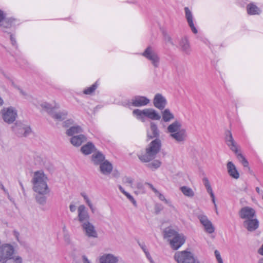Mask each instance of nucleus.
<instances>
[{
	"label": "nucleus",
	"mask_w": 263,
	"mask_h": 263,
	"mask_svg": "<svg viewBox=\"0 0 263 263\" xmlns=\"http://www.w3.org/2000/svg\"><path fill=\"white\" fill-rule=\"evenodd\" d=\"M98 87V84L96 82L93 84H92L91 86L87 87L85 88L83 90V93L85 95H91L93 93V92L95 91V90Z\"/></svg>",
	"instance_id": "nucleus-34"
},
{
	"label": "nucleus",
	"mask_w": 263,
	"mask_h": 263,
	"mask_svg": "<svg viewBox=\"0 0 263 263\" xmlns=\"http://www.w3.org/2000/svg\"><path fill=\"white\" fill-rule=\"evenodd\" d=\"M46 195H40L38 194L35 196V200L36 202L42 205H44L46 203L47 200V197Z\"/></svg>",
	"instance_id": "nucleus-36"
},
{
	"label": "nucleus",
	"mask_w": 263,
	"mask_h": 263,
	"mask_svg": "<svg viewBox=\"0 0 263 263\" xmlns=\"http://www.w3.org/2000/svg\"><path fill=\"white\" fill-rule=\"evenodd\" d=\"M255 190H256V191L258 194H261V195H263V192H262V191H260V190L259 187H256V189H255Z\"/></svg>",
	"instance_id": "nucleus-64"
},
{
	"label": "nucleus",
	"mask_w": 263,
	"mask_h": 263,
	"mask_svg": "<svg viewBox=\"0 0 263 263\" xmlns=\"http://www.w3.org/2000/svg\"><path fill=\"white\" fill-rule=\"evenodd\" d=\"M146 184L154 191L155 193H158V191L155 189L152 184L146 183Z\"/></svg>",
	"instance_id": "nucleus-54"
},
{
	"label": "nucleus",
	"mask_w": 263,
	"mask_h": 263,
	"mask_svg": "<svg viewBox=\"0 0 263 263\" xmlns=\"http://www.w3.org/2000/svg\"><path fill=\"white\" fill-rule=\"evenodd\" d=\"M197 217L200 223L204 227V230L207 233L211 234L214 232L215 228L211 221L209 220L206 216L200 214L198 215Z\"/></svg>",
	"instance_id": "nucleus-13"
},
{
	"label": "nucleus",
	"mask_w": 263,
	"mask_h": 263,
	"mask_svg": "<svg viewBox=\"0 0 263 263\" xmlns=\"http://www.w3.org/2000/svg\"><path fill=\"white\" fill-rule=\"evenodd\" d=\"M42 106L43 107V108H45L47 109H52V107L51 106V105L48 103H44L42 104Z\"/></svg>",
	"instance_id": "nucleus-52"
},
{
	"label": "nucleus",
	"mask_w": 263,
	"mask_h": 263,
	"mask_svg": "<svg viewBox=\"0 0 263 263\" xmlns=\"http://www.w3.org/2000/svg\"><path fill=\"white\" fill-rule=\"evenodd\" d=\"M118 258L111 254H106L100 258V263H116Z\"/></svg>",
	"instance_id": "nucleus-24"
},
{
	"label": "nucleus",
	"mask_w": 263,
	"mask_h": 263,
	"mask_svg": "<svg viewBox=\"0 0 263 263\" xmlns=\"http://www.w3.org/2000/svg\"><path fill=\"white\" fill-rule=\"evenodd\" d=\"M81 195L84 198L87 204H88L89 202H91L90 200L89 199L88 196L85 193H82Z\"/></svg>",
	"instance_id": "nucleus-53"
},
{
	"label": "nucleus",
	"mask_w": 263,
	"mask_h": 263,
	"mask_svg": "<svg viewBox=\"0 0 263 263\" xmlns=\"http://www.w3.org/2000/svg\"><path fill=\"white\" fill-rule=\"evenodd\" d=\"M10 41L11 42V44L13 46H14L15 48H17V46L16 40H15V37L13 36L12 34L10 35Z\"/></svg>",
	"instance_id": "nucleus-48"
},
{
	"label": "nucleus",
	"mask_w": 263,
	"mask_h": 263,
	"mask_svg": "<svg viewBox=\"0 0 263 263\" xmlns=\"http://www.w3.org/2000/svg\"><path fill=\"white\" fill-rule=\"evenodd\" d=\"M212 202L214 204L216 212V213H218L217 210V205H216V202H215V198L212 199Z\"/></svg>",
	"instance_id": "nucleus-63"
},
{
	"label": "nucleus",
	"mask_w": 263,
	"mask_h": 263,
	"mask_svg": "<svg viewBox=\"0 0 263 263\" xmlns=\"http://www.w3.org/2000/svg\"><path fill=\"white\" fill-rule=\"evenodd\" d=\"M247 12L250 15L259 14L260 13L259 9L253 4H250L247 6Z\"/></svg>",
	"instance_id": "nucleus-32"
},
{
	"label": "nucleus",
	"mask_w": 263,
	"mask_h": 263,
	"mask_svg": "<svg viewBox=\"0 0 263 263\" xmlns=\"http://www.w3.org/2000/svg\"><path fill=\"white\" fill-rule=\"evenodd\" d=\"M1 73L7 79H10V77L8 74H7L6 72H5L3 70L1 71Z\"/></svg>",
	"instance_id": "nucleus-61"
},
{
	"label": "nucleus",
	"mask_w": 263,
	"mask_h": 263,
	"mask_svg": "<svg viewBox=\"0 0 263 263\" xmlns=\"http://www.w3.org/2000/svg\"><path fill=\"white\" fill-rule=\"evenodd\" d=\"M226 142L227 145L230 147L231 151L234 152L235 154L238 153V145L234 140L232 134L230 131L228 130L226 133Z\"/></svg>",
	"instance_id": "nucleus-16"
},
{
	"label": "nucleus",
	"mask_w": 263,
	"mask_h": 263,
	"mask_svg": "<svg viewBox=\"0 0 263 263\" xmlns=\"http://www.w3.org/2000/svg\"><path fill=\"white\" fill-rule=\"evenodd\" d=\"M182 193L186 196L193 197L194 196V192L192 189L186 186H183L180 187Z\"/></svg>",
	"instance_id": "nucleus-33"
},
{
	"label": "nucleus",
	"mask_w": 263,
	"mask_h": 263,
	"mask_svg": "<svg viewBox=\"0 0 263 263\" xmlns=\"http://www.w3.org/2000/svg\"><path fill=\"white\" fill-rule=\"evenodd\" d=\"M161 164V162L160 161L156 160L151 163H148L147 165V166L152 170H155L159 168Z\"/></svg>",
	"instance_id": "nucleus-37"
},
{
	"label": "nucleus",
	"mask_w": 263,
	"mask_h": 263,
	"mask_svg": "<svg viewBox=\"0 0 263 263\" xmlns=\"http://www.w3.org/2000/svg\"><path fill=\"white\" fill-rule=\"evenodd\" d=\"M0 187L4 192V193L7 195L8 198L10 199V195L9 194L8 191L7 190H6L5 189V187H4V186L3 185V184L0 183Z\"/></svg>",
	"instance_id": "nucleus-49"
},
{
	"label": "nucleus",
	"mask_w": 263,
	"mask_h": 263,
	"mask_svg": "<svg viewBox=\"0 0 263 263\" xmlns=\"http://www.w3.org/2000/svg\"><path fill=\"white\" fill-rule=\"evenodd\" d=\"M163 209V206L159 204H156L155 207V210L156 214H158Z\"/></svg>",
	"instance_id": "nucleus-46"
},
{
	"label": "nucleus",
	"mask_w": 263,
	"mask_h": 263,
	"mask_svg": "<svg viewBox=\"0 0 263 263\" xmlns=\"http://www.w3.org/2000/svg\"><path fill=\"white\" fill-rule=\"evenodd\" d=\"M80 150L83 154L88 155L96 151V147L92 142H88L83 145Z\"/></svg>",
	"instance_id": "nucleus-26"
},
{
	"label": "nucleus",
	"mask_w": 263,
	"mask_h": 263,
	"mask_svg": "<svg viewBox=\"0 0 263 263\" xmlns=\"http://www.w3.org/2000/svg\"><path fill=\"white\" fill-rule=\"evenodd\" d=\"M162 120L165 122H168L173 120L175 118L174 115L172 113L168 108L165 109L162 112Z\"/></svg>",
	"instance_id": "nucleus-29"
},
{
	"label": "nucleus",
	"mask_w": 263,
	"mask_h": 263,
	"mask_svg": "<svg viewBox=\"0 0 263 263\" xmlns=\"http://www.w3.org/2000/svg\"><path fill=\"white\" fill-rule=\"evenodd\" d=\"M237 159L239 161L242 163L244 167H248L249 163L246 160V159L243 157V156L240 153H239V151H238V153L235 154Z\"/></svg>",
	"instance_id": "nucleus-35"
},
{
	"label": "nucleus",
	"mask_w": 263,
	"mask_h": 263,
	"mask_svg": "<svg viewBox=\"0 0 263 263\" xmlns=\"http://www.w3.org/2000/svg\"><path fill=\"white\" fill-rule=\"evenodd\" d=\"M243 226L248 231L253 232L258 229L259 227V221L256 217L251 219L244 220Z\"/></svg>",
	"instance_id": "nucleus-17"
},
{
	"label": "nucleus",
	"mask_w": 263,
	"mask_h": 263,
	"mask_svg": "<svg viewBox=\"0 0 263 263\" xmlns=\"http://www.w3.org/2000/svg\"><path fill=\"white\" fill-rule=\"evenodd\" d=\"M123 181L125 183H128L132 186L133 183V179L131 177H125L123 178Z\"/></svg>",
	"instance_id": "nucleus-43"
},
{
	"label": "nucleus",
	"mask_w": 263,
	"mask_h": 263,
	"mask_svg": "<svg viewBox=\"0 0 263 263\" xmlns=\"http://www.w3.org/2000/svg\"><path fill=\"white\" fill-rule=\"evenodd\" d=\"M133 115L138 120L143 122H145L146 118L152 120H159L161 119L160 115L152 108H145L142 110L135 109L133 111Z\"/></svg>",
	"instance_id": "nucleus-5"
},
{
	"label": "nucleus",
	"mask_w": 263,
	"mask_h": 263,
	"mask_svg": "<svg viewBox=\"0 0 263 263\" xmlns=\"http://www.w3.org/2000/svg\"><path fill=\"white\" fill-rule=\"evenodd\" d=\"M181 51L185 54L189 55L191 52V48L189 40L186 37L181 38L179 43Z\"/></svg>",
	"instance_id": "nucleus-18"
},
{
	"label": "nucleus",
	"mask_w": 263,
	"mask_h": 263,
	"mask_svg": "<svg viewBox=\"0 0 263 263\" xmlns=\"http://www.w3.org/2000/svg\"><path fill=\"white\" fill-rule=\"evenodd\" d=\"M6 16V13L2 10L0 9V23Z\"/></svg>",
	"instance_id": "nucleus-50"
},
{
	"label": "nucleus",
	"mask_w": 263,
	"mask_h": 263,
	"mask_svg": "<svg viewBox=\"0 0 263 263\" xmlns=\"http://www.w3.org/2000/svg\"><path fill=\"white\" fill-rule=\"evenodd\" d=\"M144 253L151 263H155L148 251Z\"/></svg>",
	"instance_id": "nucleus-51"
},
{
	"label": "nucleus",
	"mask_w": 263,
	"mask_h": 263,
	"mask_svg": "<svg viewBox=\"0 0 263 263\" xmlns=\"http://www.w3.org/2000/svg\"><path fill=\"white\" fill-rule=\"evenodd\" d=\"M150 130L151 133H148V137L151 139L156 138L148 144L145 149V153L138 156L139 159L143 162H148L155 159L161 147V141L158 138L159 137L160 132L157 124L154 122H151L150 123Z\"/></svg>",
	"instance_id": "nucleus-1"
},
{
	"label": "nucleus",
	"mask_w": 263,
	"mask_h": 263,
	"mask_svg": "<svg viewBox=\"0 0 263 263\" xmlns=\"http://www.w3.org/2000/svg\"><path fill=\"white\" fill-rule=\"evenodd\" d=\"M178 233L176 231L171 229V228H166L164 230L163 234L164 238H168V240L169 241L170 239H172L174 238L176 235H178Z\"/></svg>",
	"instance_id": "nucleus-30"
},
{
	"label": "nucleus",
	"mask_w": 263,
	"mask_h": 263,
	"mask_svg": "<svg viewBox=\"0 0 263 263\" xmlns=\"http://www.w3.org/2000/svg\"><path fill=\"white\" fill-rule=\"evenodd\" d=\"M0 263H23V259L18 255H13Z\"/></svg>",
	"instance_id": "nucleus-31"
},
{
	"label": "nucleus",
	"mask_w": 263,
	"mask_h": 263,
	"mask_svg": "<svg viewBox=\"0 0 263 263\" xmlns=\"http://www.w3.org/2000/svg\"><path fill=\"white\" fill-rule=\"evenodd\" d=\"M139 245L144 253L147 251L146 246L144 243H139Z\"/></svg>",
	"instance_id": "nucleus-57"
},
{
	"label": "nucleus",
	"mask_w": 263,
	"mask_h": 263,
	"mask_svg": "<svg viewBox=\"0 0 263 263\" xmlns=\"http://www.w3.org/2000/svg\"><path fill=\"white\" fill-rule=\"evenodd\" d=\"M181 122L176 120L167 127V132L170 134V137L180 143H183L187 137L186 129L181 128Z\"/></svg>",
	"instance_id": "nucleus-4"
},
{
	"label": "nucleus",
	"mask_w": 263,
	"mask_h": 263,
	"mask_svg": "<svg viewBox=\"0 0 263 263\" xmlns=\"http://www.w3.org/2000/svg\"><path fill=\"white\" fill-rule=\"evenodd\" d=\"M14 253V248L10 243H4L0 246V262L11 257Z\"/></svg>",
	"instance_id": "nucleus-11"
},
{
	"label": "nucleus",
	"mask_w": 263,
	"mask_h": 263,
	"mask_svg": "<svg viewBox=\"0 0 263 263\" xmlns=\"http://www.w3.org/2000/svg\"><path fill=\"white\" fill-rule=\"evenodd\" d=\"M154 106L160 110H163L167 104L166 99L160 93H157L153 99Z\"/></svg>",
	"instance_id": "nucleus-15"
},
{
	"label": "nucleus",
	"mask_w": 263,
	"mask_h": 263,
	"mask_svg": "<svg viewBox=\"0 0 263 263\" xmlns=\"http://www.w3.org/2000/svg\"><path fill=\"white\" fill-rule=\"evenodd\" d=\"M83 132V129L81 126L78 125H74L66 130V134L68 136L72 137L77 135L82 134Z\"/></svg>",
	"instance_id": "nucleus-22"
},
{
	"label": "nucleus",
	"mask_w": 263,
	"mask_h": 263,
	"mask_svg": "<svg viewBox=\"0 0 263 263\" xmlns=\"http://www.w3.org/2000/svg\"><path fill=\"white\" fill-rule=\"evenodd\" d=\"M118 187H119V189L120 190V191L124 194L125 195L127 192H126L124 189L121 186V185H118Z\"/></svg>",
	"instance_id": "nucleus-60"
},
{
	"label": "nucleus",
	"mask_w": 263,
	"mask_h": 263,
	"mask_svg": "<svg viewBox=\"0 0 263 263\" xmlns=\"http://www.w3.org/2000/svg\"><path fill=\"white\" fill-rule=\"evenodd\" d=\"M141 55L147 59L155 68H158L160 64V58L158 52L152 46H148Z\"/></svg>",
	"instance_id": "nucleus-6"
},
{
	"label": "nucleus",
	"mask_w": 263,
	"mask_h": 263,
	"mask_svg": "<svg viewBox=\"0 0 263 263\" xmlns=\"http://www.w3.org/2000/svg\"><path fill=\"white\" fill-rule=\"evenodd\" d=\"M100 170L103 174L105 175H108L112 170V164L108 161H104L100 164Z\"/></svg>",
	"instance_id": "nucleus-27"
},
{
	"label": "nucleus",
	"mask_w": 263,
	"mask_h": 263,
	"mask_svg": "<svg viewBox=\"0 0 263 263\" xmlns=\"http://www.w3.org/2000/svg\"><path fill=\"white\" fill-rule=\"evenodd\" d=\"M158 197H159V198L161 200V201H164L166 203H168V200H167L164 196L161 194L160 193H159V192L158 191V193H155Z\"/></svg>",
	"instance_id": "nucleus-44"
},
{
	"label": "nucleus",
	"mask_w": 263,
	"mask_h": 263,
	"mask_svg": "<svg viewBox=\"0 0 263 263\" xmlns=\"http://www.w3.org/2000/svg\"><path fill=\"white\" fill-rule=\"evenodd\" d=\"M74 121L71 119H67L64 121L62 123V126L65 128H69L70 127L74 125Z\"/></svg>",
	"instance_id": "nucleus-38"
},
{
	"label": "nucleus",
	"mask_w": 263,
	"mask_h": 263,
	"mask_svg": "<svg viewBox=\"0 0 263 263\" xmlns=\"http://www.w3.org/2000/svg\"><path fill=\"white\" fill-rule=\"evenodd\" d=\"M13 132L18 137H27L31 133L30 126L21 121H17L12 126Z\"/></svg>",
	"instance_id": "nucleus-9"
},
{
	"label": "nucleus",
	"mask_w": 263,
	"mask_h": 263,
	"mask_svg": "<svg viewBox=\"0 0 263 263\" xmlns=\"http://www.w3.org/2000/svg\"><path fill=\"white\" fill-rule=\"evenodd\" d=\"M69 209L71 212H74L76 210V206L71 203L69 205Z\"/></svg>",
	"instance_id": "nucleus-56"
},
{
	"label": "nucleus",
	"mask_w": 263,
	"mask_h": 263,
	"mask_svg": "<svg viewBox=\"0 0 263 263\" xmlns=\"http://www.w3.org/2000/svg\"><path fill=\"white\" fill-rule=\"evenodd\" d=\"M105 159L104 155L100 152L93 154L91 156V160L95 165H100Z\"/></svg>",
	"instance_id": "nucleus-28"
},
{
	"label": "nucleus",
	"mask_w": 263,
	"mask_h": 263,
	"mask_svg": "<svg viewBox=\"0 0 263 263\" xmlns=\"http://www.w3.org/2000/svg\"><path fill=\"white\" fill-rule=\"evenodd\" d=\"M207 192L210 195V196L212 199L215 198V196L213 192L212 189L208 191Z\"/></svg>",
	"instance_id": "nucleus-58"
},
{
	"label": "nucleus",
	"mask_w": 263,
	"mask_h": 263,
	"mask_svg": "<svg viewBox=\"0 0 263 263\" xmlns=\"http://www.w3.org/2000/svg\"><path fill=\"white\" fill-rule=\"evenodd\" d=\"M214 253H215V256H216V258L217 259L218 262H219L222 261V259L220 256V253L218 251L215 250L214 252Z\"/></svg>",
	"instance_id": "nucleus-45"
},
{
	"label": "nucleus",
	"mask_w": 263,
	"mask_h": 263,
	"mask_svg": "<svg viewBox=\"0 0 263 263\" xmlns=\"http://www.w3.org/2000/svg\"><path fill=\"white\" fill-rule=\"evenodd\" d=\"M35 164L39 166H42L44 164L43 159L39 156H36L35 158Z\"/></svg>",
	"instance_id": "nucleus-41"
},
{
	"label": "nucleus",
	"mask_w": 263,
	"mask_h": 263,
	"mask_svg": "<svg viewBox=\"0 0 263 263\" xmlns=\"http://www.w3.org/2000/svg\"><path fill=\"white\" fill-rule=\"evenodd\" d=\"M258 253L259 254L263 255V244L262 245L261 247L258 250Z\"/></svg>",
	"instance_id": "nucleus-62"
},
{
	"label": "nucleus",
	"mask_w": 263,
	"mask_h": 263,
	"mask_svg": "<svg viewBox=\"0 0 263 263\" xmlns=\"http://www.w3.org/2000/svg\"><path fill=\"white\" fill-rule=\"evenodd\" d=\"M174 258L177 263H196L193 253L186 250L176 252Z\"/></svg>",
	"instance_id": "nucleus-8"
},
{
	"label": "nucleus",
	"mask_w": 263,
	"mask_h": 263,
	"mask_svg": "<svg viewBox=\"0 0 263 263\" xmlns=\"http://www.w3.org/2000/svg\"><path fill=\"white\" fill-rule=\"evenodd\" d=\"M185 237L182 234H178L174 238L169 239L172 249L177 250L185 242Z\"/></svg>",
	"instance_id": "nucleus-14"
},
{
	"label": "nucleus",
	"mask_w": 263,
	"mask_h": 263,
	"mask_svg": "<svg viewBox=\"0 0 263 263\" xmlns=\"http://www.w3.org/2000/svg\"><path fill=\"white\" fill-rule=\"evenodd\" d=\"M124 195L126 196V197L129 199V200L132 202V203L135 207L137 206L136 201L135 200V199L132 195H130L127 192Z\"/></svg>",
	"instance_id": "nucleus-40"
},
{
	"label": "nucleus",
	"mask_w": 263,
	"mask_h": 263,
	"mask_svg": "<svg viewBox=\"0 0 263 263\" xmlns=\"http://www.w3.org/2000/svg\"><path fill=\"white\" fill-rule=\"evenodd\" d=\"M13 236L15 237L16 240L19 242L20 243H22V241H21V240L20 239V234L19 233L14 230L13 231Z\"/></svg>",
	"instance_id": "nucleus-47"
},
{
	"label": "nucleus",
	"mask_w": 263,
	"mask_h": 263,
	"mask_svg": "<svg viewBox=\"0 0 263 263\" xmlns=\"http://www.w3.org/2000/svg\"><path fill=\"white\" fill-rule=\"evenodd\" d=\"M77 219L81 224L85 235L89 238H97L98 233L95 226L89 221L90 216L84 205H80L78 208Z\"/></svg>",
	"instance_id": "nucleus-2"
},
{
	"label": "nucleus",
	"mask_w": 263,
	"mask_h": 263,
	"mask_svg": "<svg viewBox=\"0 0 263 263\" xmlns=\"http://www.w3.org/2000/svg\"><path fill=\"white\" fill-rule=\"evenodd\" d=\"M48 178L42 170L34 173L31 180L33 190L40 195H47L50 193V189L47 184Z\"/></svg>",
	"instance_id": "nucleus-3"
},
{
	"label": "nucleus",
	"mask_w": 263,
	"mask_h": 263,
	"mask_svg": "<svg viewBox=\"0 0 263 263\" xmlns=\"http://www.w3.org/2000/svg\"><path fill=\"white\" fill-rule=\"evenodd\" d=\"M239 216L240 218L245 220L251 219L256 217L255 210L249 206L242 208L239 212Z\"/></svg>",
	"instance_id": "nucleus-12"
},
{
	"label": "nucleus",
	"mask_w": 263,
	"mask_h": 263,
	"mask_svg": "<svg viewBox=\"0 0 263 263\" xmlns=\"http://www.w3.org/2000/svg\"><path fill=\"white\" fill-rule=\"evenodd\" d=\"M149 103L150 100L147 97L137 95L127 100L125 105L128 107L130 106L141 107L147 105Z\"/></svg>",
	"instance_id": "nucleus-10"
},
{
	"label": "nucleus",
	"mask_w": 263,
	"mask_h": 263,
	"mask_svg": "<svg viewBox=\"0 0 263 263\" xmlns=\"http://www.w3.org/2000/svg\"><path fill=\"white\" fill-rule=\"evenodd\" d=\"M184 10L185 13V17L189 26L193 32L195 34H196L198 32V31L194 26L193 23V17L191 11L190 10L188 7H185Z\"/></svg>",
	"instance_id": "nucleus-20"
},
{
	"label": "nucleus",
	"mask_w": 263,
	"mask_h": 263,
	"mask_svg": "<svg viewBox=\"0 0 263 263\" xmlns=\"http://www.w3.org/2000/svg\"><path fill=\"white\" fill-rule=\"evenodd\" d=\"M88 206L89 207L90 209L91 210V211L92 213H94L96 210V208L93 206L92 203L90 202L88 204H87Z\"/></svg>",
	"instance_id": "nucleus-55"
},
{
	"label": "nucleus",
	"mask_w": 263,
	"mask_h": 263,
	"mask_svg": "<svg viewBox=\"0 0 263 263\" xmlns=\"http://www.w3.org/2000/svg\"><path fill=\"white\" fill-rule=\"evenodd\" d=\"M15 20L12 17L4 18L0 23V28L3 31L6 32V29L10 28L15 22Z\"/></svg>",
	"instance_id": "nucleus-23"
},
{
	"label": "nucleus",
	"mask_w": 263,
	"mask_h": 263,
	"mask_svg": "<svg viewBox=\"0 0 263 263\" xmlns=\"http://www.w3.org/2000/svg\"><path fill=\"white\" fill-rule=\"evenodd\" d=\"M87 141V137L83 134L72 136L70 139V143L75 147H79Z\"/></svg>",
	"instance_id": "nucleus-19"
},
{
	"label": "nucleus",
	"mask_w": 263,
	"mask_h": 263,
	"mask_svg": "<svg viewBox=\"0 0 263 263\" xmlns=\"http://www.w3.org/2000/svg\"><path fill=\"white\" fill-rule=\"evenodd\" d=\"M82 258L83 263H90L86 256H83Z\"/></svg>",
	"instance_id": "nucleus-59"
},
{
	"label": "nucleus",
	"mask_w": 263,
	"mask_h": 263,
	"mask_svg": "<svg viewBox=\"0 0 263 263\" xmlns=\"http://www.w3.org/2000/svg\"><path fill=\"white\" fill-rule=\"evenodd\" d=\"M164 40L166 43H170L172 46H175L174 43L173 42L172 39L170 35L166 33H163Z\"/></svg>",
	"instance_id": "nucleus-39"
},
{
	"label": "nucleus",
	"mask_w": 263,
	"mask_h": 263,
	"mask_svg": "<svg viewBox=\"0 0 263 263\" xmlns=\"http://www.w3.org/2000/svg\"><path fill=\"white\" fill-rule=\"evenodd\" d=\"M51 116L55 120L62 121L66 119L68 116V111L65 110L59 111H52Z\"/></svg>",
	"instance_id": "nucleus-25"
},
{
	"label": "nucleus",
	"mask_w": 263,
	"mask_h": 263,
	"mask_svg": "<svg viewBox=\"0 0 263 263\" xmlns=\"http://www.w3.org/2000/svg\"><path fill=\"white\" fill-rule=\"evenodd\" d=\"M0 116L5 123L10 124L17 118V110L13 106L3 107L0 111Z\"/></svg>",
	"instance_id": "nucleus-7"
},
{
	"label": "nucleus",
	"mask_w": 263,
	"mask_h": 263,
	"mask_svg": "<svg viewBox=\"0 0 263 263\" xmlns=\"http://www.w3.org/2000/svg\"><path fill=\"white\" fill-rule=\"evenodd\" d=\"M227 168L228 173L231 177L235 179H237L239 178V173L232 162L229 161L227 163Z\"/></svg>",
	"instance_id": "nucleus-21"
},
{
	"label": "nucleus",
	"mask_w": 263,
	"mask_h": 263,
	"mask_svg": "<svg viewBox=\"0 0 263 263\" xmlns=\"http://www.w3.org/2000/svg\"><path fill=\"white\" fill-rule=\"evenodd\" d=\"M203 183H204V184L206 187V189L208 191L210 190H211L212 189L211 186V185H210V183L209 182V180L207 178H204L203 180Z\"/></svg>",
	"instance_id": "nucleus-42"
}]
</instances>
